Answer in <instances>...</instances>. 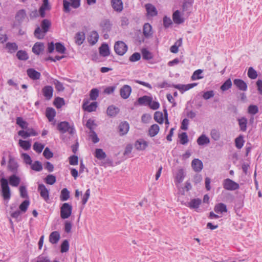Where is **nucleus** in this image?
<instances>
[{"label":"nucleus","instance_id":"f257e3e1","mask_svg":"<svg viewBox=\"0 0 262 262\" xmlns=\"http://www.w3.org/2000/svg\"><path fill=\"white\" fill-rule=\"evenodd\" d=\"M20 181V178L16 176V174L14 173L9 177V182L4 177L1 178V195L4 200H9L11 198V191L9 183L11 186L16 187L19 185Z\"/></svg>","mask_w":262,"mask_h":262},{"label":"nucleus","instance_id":"f03ea898","mask_svg":"<svg viewBox=\"0 0 262 262\" xmlns=\"http://www.w3.org/2000/svg\"><path fill=\"white\" fill-rule=\"evenodd\" d=\"M51 26V21L47 19H45L42 20L41 23V27L42 31L39 27H37L34 32V36L37 38L40 39L43 38L46 33L49 31V28Z\"/></svg>","mask_w":262,"mask_h":262},{"label":"nucleus","instance_id":"7ed1b4c3","mask_svg":"<svg viewBox=\"0 0 262 262\" xmlns=\"http://www.w3.org/2000/svg\"><path fill=\"white\" fill-rule=\"evenodd\" d=\"M57 129L62 133L68 132L70 135H73L75 133V129L73 125H70L67 121L61 122L58 124Z\"/></svg>","mask_w":262,"mask_h":262},{"label":"nucleus","instance_id":"20e7f679","mask_svg":"<svg viewBox=\"0 0 262 262\" xmlns=\"http://www.w3.org/2000/svg\"><path fill=\"white\" fill-rule=\"evenodd\" d=\"M72 206L68 203H63L60 207V217L62 219L69 218L72 214Z\"/></svg>","mask_w":262,"mask_h":262},{"label":"nucleus","instance_id":"39448f33","mask_svg":"<svg viewBox=\"0 0 262 262\" xmlns=\"http://www.w3.org/2000/svg\"><path fill=\"white\" fill-rule=\"evenodd\" d=\"M80 0H70V1L63 0V11L66 13L69 12L71 11L70 8V6L73 8L76 9L80 6Z\"/></svg>","mask_w":262,"mask_h":262},{"label":"nucleus","instance_id":"423d86ee","mask_svg":"<svg viewBox=\"0 0 262 262\" xmlns=\"http://www.w3.org/2000/svg\"><path fill=\"white\" fill-rule=\"evenodd\" d=\"M127 46L122 41H117L114 45V50L119 55H123L127 51Z\"/></svg>","mask_w":262,"mask_h":262},{"label":"nucleus","instance_id":"0eeeda50","mask_svg":"<svg viewBox=\"0 0 262 262\" xmlns=\"http://www.w3.org/2000/svg\"><path fill=\"white\" fill-rule=\"evenodd\" d=\"M223 185L225 189L230 191L237 190L239 187L238 183L229 178L224 180Z\"/></svg>","mask_w":262,"mask_h":262},{"label":"nucleus","instance_id":"6e6552de","mask_svg":"<svg viewBox=\"0 0 262 262\" xmlns=\"http://www.w3.org/2000/svg\"><path fill=\"white\" fill-rule=\"evenodd\" d=\"M18 164L13 157L9 156L8 164V169L14 174H17L18 172Z\"/></svg>","mask_w":262,"mask_h":262},{"label":"nucleus","instance_id":"1a4fd4ad","mask_svg":"<svg viewBox=\"0 0 262 262\" xmlns=\"http://www.w3.org/2000/svg\"><path fill=\"white\" fill-rule=\"evenodd\" d=\"M192 0H188L184 2L182 6L183 15L188 17L192 10Z\"/></svg>","mask_w":262,"mask_h":262},{"label":"nucleus","instance_id":"9d476101","mask_svg":"<svg viewBox=\"0 0 262 262\" xmlns=\"http://www.w3.org/2000/svg\"><path fill=\"white\" fill-rule=\"evenodd\" d=\"M18 135L24 139L31 136H36L38 133L32 128H28L18 131Z\"/></svg>","mask_w":262,"mask_h":262},{"label":"nucleus","instance_id":"9b49d317","mask_svg":"<svg viewBox=\"0 0 262 262\" xmlns=\"http://www.w3.org/2000/svg\"><path fill=\"white\" fill-rule=\"evenodd\" d=\"M97 106L98 103L97 102H93L91 104H89L88 100H84L82 105L83 109L88 112L95 111Z\"/></svg>","mask_w":262,"mask_h":262},{"label":"nucleus","instance_id":"f8f14e48","mask_svg":"<svg viewBox=\"0 0 262 262\" xmlns=\"http://www.w3.org/2000/svg\"><path fill=\"white\" fill-rule=\"evenodd\" d=\"M38 191L39 192L40 196L43 200L48 202L49 200V191L46 186L42 184H39Z\"/></svg>","mask_w":262,"mask_h":262},{"label":"nucleus","instance_id":"ddd939ff","mask_svg":"<svg viewBox=\"0 0 262 262\" xmlns=\"http://www.w3.org/2000/svg\"><path fill=\"white\" fill-rule=\"evenodd\" d=\"M53 91V87L50 85L45 86L42 89V93L47 100H49L52 98Z\"/></svg>","mask_w":262,"mask_h":262},{"label":"nucleus","instance_id":"4468645a","mask_svg":"<svg viewBox=\"0 0 262 262\" xmlns=\"http://www.w3.org/2000/svg\"><path fill=\"white\" fill-rule=\"evenodd\" d=\"M132 92V88L128 85H124L120 90L121 97L124 99L129 97Z\"/></svg>","mask_w":262,"mask_h":262},{"label":"nucleus","instance_id":"2eb2a0df","mask_svg":"<svg viewBox=\"0 0 262 262\" xmlns=\"http://www.w3.org/2000/svg\"><path fill=\"white\" fill-rule=\"evenodd\" d=\"M191 167L195 172H200L203 168V163L199 159H194L191 162Z\"/></svg>","mask_w":262,"mask_h":262},{"label":"nucleus","instance_id":"dca6fc26","mask_svg":"<svg viewBox=\"0 0 262 262\" xmlns=\"http://www.w3.org/2000/svg\"><path fill=\"white\" fill-rule=\"evenodd\" d=\"M119 133L120 136L126 134L129 129V123L126 121L122 122L119 125Z\"/></svg>","mask_w":262,"mask_h":262},{"label":"nucleus","instance_id":"f3484780","mask_svg":"<svg viewBox=\"0 0 262 262\" xmlns=\"http://www.w3.org/2000/svg\"><path fill=\"white\" fill-rule=\"evenodd\" d=\"M233 84L241 91H246L247 90L248 86L247 83L242 79H235L233 80Z\"/></svg>","mask_w":262,"mask_h":262},{"label":"nucleus","instance_id":"a211bd4d","mask_svg":"<svg viewBox=\"0 0 262 262\" xmlns=\"http://www.w3.org/2000/svg\"><path fill=\"white\" fill-rule=\"evenodd\" d=\"M27 73L29 78L32 80H38L40 79L41 74L34 69L30 68L27 70Z\"/></svg>","mask_w":262,"mask_h":262},{"label":"nucleus","instance_id":"6ab92c4d","mask_svg":"<svg viewBox=\"0 0 262 262\" xmlns=\"http://www.w3.org/2000/svg\"><path fill=\"white\" fill-rule=\"evenodd\" d=\"M111 5L114 10L120 12L123 10V3L121 0H112Z\"/></svg>","mask_w":262,"mask_h":262},{"label":"nucleus","instance_id":"aec40b11","mask_svg":"<svg viewBox=\"0 0 262 262\" xmlns=\"http://www.w3.org/2000/svg\"><path fill=\"white\" fill-rule=\"evenodd\" d=\"M44 49V44L42 42H37L33 46L32 48V52L36 55H39L43 52Z\"/></svg>","mask_w":262,"mask_h":262},{"label":"nucleus","instance_id":"412c9836","mask_svg":"<svg viewBox=\"0 0 262 262\" xmlns=\"http://www.w3.org/2000/svg\"><path fill=\"white\" fill-rule=\"evenodd\" d=\"M99 35L96 31H92L88 37V41L91 45H95L98 40Z\"/></svg>","mask_w":262,"mask_h":262},{"label":"nucleus","instance_id":"4be33fe9","mask_svg":"<svg viewBox=\"0 0 262 262\" xmlns=\"http://www.w3.org/2000/svg\"><path fill=\"white\" fill-rule=\"evenodd\" d=\"M147 13L148 15L151 16H156L158 12L156 7L151 4H147L145 6Z\"/></svg>","mask_w":262,"mask_h":262},{"label":"nucleus","instance_id":"5701e85b","mask_svg":"<svg viewBox=\"0 0 262 262\" xmlns=\"http://www.w3.org/2000/svg\"><path fill=\"white\" fill-rule=\"evenodd\" d=\"M152 98L148 96H144L138 98L137 101L139 104L141 105H148L151 102Z\"/></svg>","mask_w":262,"mask_h":262},{"label":"nucleus","instance_id":"b1692460","mask_svg":"<svg viewBox=\"0 0 262 262\" xmlns=\"http://www.w3.org/2000/svg\"><path fill=\"white\" fill-rule=\"evenodd\" d=\"M143 33L144 36L146 38H148L152 35V27L149 23H145L144 25Z\"/></svg>","mask_w":262,"mask_h":262},{"label":"nucleus","instance_id":"393cba45","mask_svg":"<svg viewBox=\"0 0 262 262\" xmlns=\"http://www.w3.org/2000/svg\"><path fill=\"white\" fill-rule=\"evenodd\" d=\"M172 19L176 24H181L184 22V18L181 16L179 10H176L173 13Z\"/></svg>","mask_w":262,"mask_h":262},{"label":"nucleus","instance_id":"a878e982","mask_svg":"<svg viewBox=\"0 0 262 262\" xmlns=\"http://www.w3.org/2000/svg\"><path fill=\"white\" fill-rule=\"evenodd\" d=\"M26 17V13L24 9L19 10L16 14L15 19L19 24H21Z\"/></svg>","mask_w":262,"mask_h":262},{"label":"nucleus","instance_id":"bb28decb","mask_svg":"<svg viewBox=\"0 0 262 262\" xmlns=\"http://www.w3.org/2000/svg\"><path fill=\"white\" fill-rule=\"evenodd\" d=\"M201 203V200L200 199H192L188 203L187 207L191 209H196L200 207Z\"/></svg>","mask_w":262,"mask_h":262},{"label":"nucleus","instance_id":"cd10ccee","mask_svg":"<svg viewBox=\"0 0 262 262\" xmlns=\"http://www.w3.org/2000/svg\"><path fill=\"white\" fill-rule=\"evenodd\" d=\"M197 143L200 146L208 144L210 143L209 138L205 135H201L197 139Z\"/></svg>","mask_w":262,"mask_h":262},{"label":"nucleus","instance_id":"c85d7f7f","mask_svg":"<svg viewBox=\"0 0 262 262\" xmlns=\"http://www.w3.org/2000/svg\"><path fill=\"white\" fill-rule=\"evenodd\" d=\"M214 210L217 213L227 212V206L225 204L220 203L215 205L214 208Z\"/></svg>","mask_w":262,"mask_h":262},{"label":"nucleus","instance_id":"c756f323","mask_svg":"<svg viewBox=\"0 0 262 262\" xmlns=\"http://www.w3.org/2000/svg\"><path fill=\"white\" fill-rule=\"evenodd\" d=\"M60 234L58 231H53L49 236V241L53 244H57L60 239Z\"/></svg>","mask_w":262,"mask_h":262},{"label":"nucleus","instance_id":"7c9ffc66","mask_svg":"<svg viewBox=\"0 0 262 262\" xmlns=\"http://www.w3.org/2000/svg\"><path fill=\"white\" fill-rule=\"evenodd\" d=\"M106 112L108 116L113 117L119 113V109L114 105H111L108 107Z\"/></svg>","mask_w":262,"mask_h":262},{"label":"nucleus","instance_id":"2f4dec72","mask_svg":"<svg viewBox=\"0 0 262 262\" xmlns=\"http://www.w3.org/2000/svg\"><path fill=\"white\" fill-rule=\"evenodd\" d=\"M99 53L101 56L103 57L108 56L110 54L108 46L106 43L102 44L99 48Z\"/></svg>","mask_w":262,"mask_h":262},{"label":"nucleus","instance_id":"473e14b6","mask_svg":"<svg viewBox=\"0 0 262 262\" xmlns=\"http://www.w3.org/2000/svg\"><path fill=\"white\" fill-rule=\"evenodd\" d=\"M135 146L137 149L143 150L147 146V142L143 140H137L135 142Z\"/></svg>","mask_w":262,"mask_h":262},{"label":"nucleus","instance_id":"72a5a7b5","mask_svg":"<svg viewBox=\"0 0 262 262\" xmlns=\"http://www.w3.org/2000/svg\"><path fill=\"white\" fill-rule=\"evenodd\" d=\"M85 38V34L84 32H77L76 34L75 37V42L77 45H80L83 42V41L84 40Z\"/></svg>","mask_w":262,"mask_h":262},{"label":"nucleus","instance_id":"f704fd0d","mask_svg":"<svg viewBox=\"0 0 262 262\" xmlns=\"http://www.w3.org/2000/svg\"><path fill=\"white\" fill-rule=\"evenodd\" d=\"M159 130L160 128L158 124H153L149 128V135L152 137H154L158 134Z\"/></svg>","mask_w":262,"mask_h":262},{"label":"nucleus","instance_id":"c9c22d12","mask_svg":"<svg viewBox=\"0 0 262 262\" xmlns=\"http://www.w3.org/2000/svg\"><path fill=\"white\" fill-rule=\"evenodd\" d=\"M238 124L240 129L243 132H245L247 130V124L248 120L245 117H242L238 119Z\"/></svg>","mask_w":262,"mask_h":262},{"label":"nucleus","instance_id":"e433bc0d","mask_svg":"<svg viewBox=\"0 0 262 262\" xmlns=\"http://www.w3.org/2000/svg\"><path fill=\"white\" fill-rule=\"evenodd\" d=\"M46 117L49 121H52L56 115L55 110L51 107H48L46 110Z\"/></svg>","mask_w":262,"mask_h":262},{"label":"nucleus","instance_id":"4c0bfd02","mask_svg":"<svg viewBox=\"0 0 262 262\" xmlns=\"http://www.w3.org/2000/svg\"><path fill=\"white\" fill-rule=\"evenodd\" d=\"M6 48L10 53L15 52L18 49V46L15 42H8L6 45Z\"/></svg>","mask_w":262,"mask_h":262},{"label":"nucleus","instance_id":"58836bf2","mask_svg":"<svg viewBox=\"0 0 262 262\" xmlns=\"http://www.w3.org/2000/svg\"><path fill=\"white\" fill-rule=\"evenodd\" d=\"M16 124L19 125L22 129H27L28 126V123L23 119L20 117H17L16 119Z\"/></svg>","mask_w":262,"mask_h":262},{"label":"nucleus","instance_id":"ea45409f","mask_svg":"<svg viewBox=\"0 0 262 262\" xmlns=\"http://www.w3.org/2000/svg\"><path fill=\"white\" fill-rule=\"evenodd\" d=\"M70 198V191L67 188H63L60 196V200L62 201H67Z\"/></svg>","mask_w":262,"mask_h":262},{"label":"nucleus","instance_id":"a19ab883","mask_svg":"<svg viewBox=\"0 0 262 262\" xmlns=\"http://www.w3.org/2000/svg\"><path fill=\"white\" fill-rule=\"evenodd\" d=\"M203 72V71L201 69L195 71L191 77V79L192 80H196L202 79L203 78V76L202 75Z\"/></svg>","mask_w":262,"mask_h":262},{"label":"nucleus","instance_id":"79ce46f5","mask_svg":"<svg viewBox=\"0 0 262 262\" xmlns=\"http://www.w3.org/2000/svg\"><path fill=\"white\" fill-rule=\"evenodd\" d=\"M30 165L31 169L34 171H40L42 169V165L41 163L38 161H35Z\"/></svg>","mask_w":262,"mask_h":262},{"label":"nucleus","instance_id":"37998d69","mask_svg":"<svg viewBox=\"0 0 262 262\" xmlns=\"http://www.w3.org/2000/svg\"><path fill=\"white\" fill-rule=\"evenodd\" d=\"M19 145L25 150H29L31 146L30 142L28 141L19 140L18 142Z\"/></svg>","mask_w":262,"mask_h":262},{"label":"nucleus","instance_id":"c03bdc74","mask_svg":"<svg viewBox=\"0 0 262 262\" xmlns=\"http://www.w3.org/2000/svg\"><path fill=\"white\" fill-rule=\"evenodd\" d=\"M100 26L103 30L105 32L109 31L111 28L110 22L108 20H104L100 24Z\"/></svg>","mask_w":262,"mask_h":262},{"label":"nucleus","instance_id":"a18cd8bd","mask_svg":"<svg viewBox=\"0 0 262 262\" xmlns=\"http://www.w3.org/2000/svg\"><path fill=\"white\" fill-rule=\"evenodd\" d=\"M154 118L155 120L159 123L162 124L163 123V115L162 112H156Z\"/></svg>","mask_w":262,"mask_h":262},{"label":"nucleus","instance_id":"49530a36","mask_svg":"<svg viewBox=\"0 0 262 262\" xmlns=\"http://www.w3.org/2000/svg\"><path fill=\"white\" fill-rule=\"evenodd\" d=\"M52 83L55 85V89L58 92H62L64 90L63 84L57 79H54Z\"/></svg>","mask_w":262,"mask_h":262},{"label":"nucleus","instance_id":"de8ad7c7","mask_svg":"<svg viewBox=\"0 0 262 262\" xmlns=\"http://www.w3.org/2000/svg\"><path fill=\"white\" fill-rule=\"evenodd\" d=\"M95 157L99 160H102L106 157V155L102 149H96L95 150Z\"/></svg>","mask_w":262,"mask_h":262},{"label":"nucleus","instance_id":"09e8293b","mask_svg":"<svg viewBox=\"0 0 262 262\" xmlns=\"http://www.w3.org/2000/svg\"><path fill=\"white\" fill-rule=\"evenodd\" d=\"M185 177L184 172L182 169H180L178 170L176 177V180L178 183H181L184 180Z\"/></svg>","mask_w":262,"mask_h":262},{"label":"nucleus","instance_id":"8fccbe9b","mask_svg":"<svg viewBox=\"0 0 262 262\" xmlns=\"http://www.w3.org/2000/svg\"><path fill=\"white\" fill-rule=\"evenodd\" d=\"M16 56L19 60H26L28 59V56L26 51L19 50L16 54Z\"/></svg>","mask_w":262,"mask_h":262},{"label":"nucleus","instance_id":"3c124183","mask_svg":"<svg viewBox=\"0 0 262 262\" xmlns=\"http://www.w3.org/2000/svg\"><path fill=\"white\" fill-rule=\"evenodd\" d=\"M56 177L53 174L48 175L45 179V182L49 185H53L56 182Z\"/></svg>","mask_w":262,"mask_h":262},{"label":"nucleus","instance_id":"603ef678","mask_svg":"<svg viewBox=\"0 0 262 262\" xmlns=\"http://www.w3.org/2000/svg\"><path fill=\"white\" fill-rule=\"evenodd\" d=\"M30 202L28 200L24 201L19 206L20 210L23 212H26L29 206Z\"/></svg>","mask_w":262,"mask_h":262},{"label":"nucleus","instance_id":"864d4df0","mask_svg":"<svg viewBox=\"0 0 262 262\" xmlns=\"http://www.w3.org/2000/svg\"><path fill=\"white\" fill-rule=\"evenodd\" d=\"M232 82L230 79H227L221 86V90L225 91L231 88Z\"/></svg>","mask_w":262,"mask_h":262},{"label":"nucleus","instance_id":"5fc2aeb1","mask_svg":"<svg viewBox=\"0 0 262 262\" xmlns=\"http://www.w3.org/2000/svg\"><path fill=\"white\" fill-rule=\"evenodd\" d=\"M99 96V90L96 89H93L91 90L90 93V99L92 100H96Z\"/></svg>","mask_w":262,"mask_h":262},{"label":"nucleus","instance_id":"6e6d98bb","mask_svg":"<svg viewBox=\"0 0 262 262\" xmlns=\"http://www.w3.org/2000/svg\"><path fill=\"white\" fill-rule=\"evenodd\" d=\"M247 74L248 77L252 79H255L257 77V72L252 67L249 68Z\"/></svg>","mask_w":262,"mask_h":262},{"label":"nucleus","instance_id":"4d7b16f0","mask_svg":"<svg viewBox=\"0 0 262 262\" xmlns=\"http://www.w3.org/2000/svg\"><path fill=\"white\" fill-rule=\"evenodd\" d=\"M244 143V141L243 140V137L242 136H239L235 140L236 147L238 149H241L243 146Z\"/></svg>","mask_w":262,"mask_h":262},{"label":"nucleus","instance_id":"13d9d810","mask_svg":"<svg viewBox=\"0 0 262 262\" xmlns=\"http://www.w3.org/2000/svg\"><path fill=\"white\" fill-rule=\"evenodd\" d=\"M179 138H180V143L183 145L187 144L188 142V136L186 133H182L179 135Z\"/></svg>","mask_w":262,"mask_h":262},{"label":"nucleus","instance_id":"bf43d9fd","mask_svg":"<svg viewBox=\"0 0 262 262\" xmlns=\"http://www.w3.org/2000/svg\"><path fill=\"white\" fill-rule=\"evenodd\" d=\"M55 46L56 51L57 52H58L59 53H61V54H63V53H64L65 52L66 48L60 42H57V43H56Z\"/></svg>","mask_w":262,"mask_h":262},{"label":"nucleus","instance_id":"052dcab7","mask_svg":"<svg viewBox=\"0 0 262 262\" xmlns=\"http://www.w3.org/2000/svg\"><path fill=\"white\" fill-rule=\"evenodd\" d=\"M258 112V108L257 105H250L248 108V112L251 115H255Z\"/></svg>","mask_w":262,"mask_h":262},{"label":"nucleus","instance_id":"680f3d73","mask_svg":"<svg viewBox=\"0 0 262 262\" xmlns=\"http://www.w3.org/2000/svg\"><path fill=\"white\" fill-rule=\"evenodd\" d=\"M33 149L38 153H40L42 151L44 148V145L38 143V142H35L33 146Z\"/></svg>","mask_w":262,"mask_h":262},{"label":"nucleus","instance_id":"e2e57ef3","mask_svg":"<svg viewBox=\"0 0 262 262\" xmlns=\"http://www.w3.org/2000/svg\"><path fill=\"white\" fill-rule=\"evenodd\" d=\"M21 157L23 158L24 162L26 164L31 165L32 161L30 156L28 154L26 153H23Z\"/></svg>","mask_w":262,"mask_h":262},{"label":"nucleus","instance_id":"0e129e2a","mask_svg":"<svg viewBox=\"0 0 262 262\" xmlns=\"http://www.w3.org/2000/svg\"><path fill=\"white\" fill-rule=\"evenodd\" d=\"M69 249V244L68 240L65 239L61 245V252H67Z\"/></svg>","mask_w":262,"mask_h":262},{"label":"nucleus","instance_id":"69168bd1","mask_svg":"<svg viewBox=\"0 0 262 262\" xmlns=\"http://www.w3.org/2000/svg\"><path fill=\"white\" fill-rule=\"evenodd\" d=\"M210 135L211 138L215 141H217L220 138V133L215 129L211 130Z\"/></svg>","mask_w":262,"mask_h":262},{"label":"nucleus","instance_id":"338daca9","mask_svg":"<svg viewBox=\"0 0 262 262\" xmlns=\"http://www.w3.org/2000/svg\"><path fill=\"white\" fill-rule=\"evenodd\" d=\"M140 58V54L138 52H135L130 56L129 60L131 62H136L139 60Z\"/></svg>","mask_w":262,"mask_h":262},{"label":"nucleus","instance_id":"774afa93","mask_svg":"<svg viewBox=\"0 0 262 262\" xmlns=\"http://www.w3.org/2000/svg\"><path fill=\"white\" fill-rule=\"evenodd\" d=\"M142 54L143 58L144 59L148 60L152 58L151 53L146 49L142 50Z\"/></svg>","mask_w":262,"mask_h":262}]
</instances>
